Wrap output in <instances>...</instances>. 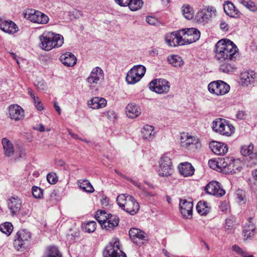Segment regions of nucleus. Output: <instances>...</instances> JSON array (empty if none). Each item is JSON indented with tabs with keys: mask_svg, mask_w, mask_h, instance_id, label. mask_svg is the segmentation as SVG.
Segmentation results:
<instances>
[{
	"mask_svg": "<svg viewBox=\"0 0 257 257\" xmlns=\"http://www.w3.org/2000/svg\"><path fill=\"white\" fill-rule=\"evenodd\" d=\"M40 48L49 51L54 48L61 47L64 44V37L59 34L52 31H45L39 36Z\"/></svg>",
	"mask_w": 257,
	"mask_h": 257,
	"instance_id": "2",
	"label": "nucleus"
},
{
	"mask_svg": "<svg viewBox=\"0 0 257 257\" xmlns=\"http://www.w3.org/2000/svg\"><path fill=\"white\" fill-rule=\"evenodd\" d=\"M78 184L80 189L83 191L92 193L94 192V189L90 182L87 180H79Z\"/></svg>",
	"mask_w": 257,
	"mask_h": 257,
	"instance_id": "34",
	"label": "nucleus"
},
{
	"mask_svg": "<svg viewBox=\"0 0 257 257\" xmlns=\"http://www.w3.org/2000/svg\"><path fill=\"white\" fill-rule=\"evenodd\" d=\"M180 145L183 149L193 152L198 151L201 148L198 138L185 132L181 134Z\"/></svg>",
	"mask_w": 257,
	"mask_h": 257,
	"instance_id": "5",
	"label": "nucleus"
},
{
	"mask_svg": "<svg viewBox=\"0 0 257 257\" xmlns=\"http://www.w3.org/2000/svg\"><path fill=\"white\" fill-rule=\"evenodd\" d=\"M7 205L11 215L14 216L21 210L22 202L18 197H11L8 199Z\"/></svg>",
	"mask_w": 257,
	"mask_h": 257,
	"instance_id": "20",
	"label": "nucleus"
},
{
	"mask_svg": "<svg viewBox=\"0 0 257 257\" xmlns=\"http://www.w3.org/2000/svg\"><path fill=\"white\" fill-rule=\"evenodd\" d=\"M196 18L200 22H207L211 18V14H207L204 10H201L197 13Z\"/></svg>",
	"mask_w": 257,
	"mask_h": 257,
	"instance_id": "47",
	"label": "nucleus"
},
{
	"mask_svg": "<svg viewBox=\"0 0 257 257\" xmlns=\"http://www.w3.org/2000/svg\"><path fill=\"white\" fill-rule=\"evenodd\" d=\"M7 114L9 117L14 121H20L24 118L25 111L20 105L13 104L8 107Z\"/></svg>",
	"mask_w": 257,
	"mask_h": 257,
	"instance_id": "13",
	"label": "nucleus"
},
{
	"mask_svg": "<svg viewBox=\"0 0 257 257\" xmlns=\"http://www.w3.org/2000/svg\"><path fill=\"white\" fill-rule=\"evenodd\" d=\"M104 78V73L99 67H95L92 69L86 81L89 84H98Z\"/></svg>",
	"mask_w": 257,
	"mask_h": 257,
	"instance_id": "18",
	"label": "nucleus"
},
{
	"mask_svg": "<svg viewBox=\"0 0 257 257\" xmlns=\"http://www.w3.org/2000/svg\"><path fill=\"white\" fill-rule=\"evenodd\" d=\"M43 196V190L37 186H33V197L35 198L41 199Z\"/></svg>",
	"mask_w": 257,
	"mask_h": 257,
	"instance_id": "52",
	"label": "nucleus"
},
{
	"mask_svg": "<svg viewBox=\"0 0 257 257\" xmlns=\"http://www.w3.org/2000/svg\"><path fill=\"white\" fill-rule=\"evenodd\" d=\"M219 172H222L224 173H226L228 164L230 162V158L226 157L218 159Z\"/></svg>",
	"mask_w": 257,
	"mask_h": 257,
	"instance_id": "43",
	"label": "nucleus"
},
{
	"mask_svg": "<svg viewBox=\"0 0 257 257\" xmlns=\"http://www.w3.org/2000/svg\"><path fill=\"white\" fill-rule=\"evenodd\" d=\"M238 2L251 12H255L257 11V7L251 0H238Z\"/></svg>",
	"mask_w": 257,
	"mask_h": 257,
	"instance_id": "45",
	"label": "nucleus"
},
{
	"mask_svg": "<svg viewBox=\"0 0 257 257\" xmlns=\"http://www.w3.org/2000/svg\"><path fill=\"white\" fill-rule=\"evenodd\" d=\"M120 243L118 239L110 242L103 251V257H126V254L119 248Z\"/></svg>",
	"mask_w": 257,
	"mask_h": 257,
	"instance_id": "10",
	"label": "nucleus"
},
{
	"mask_svg": "<svg viewBox=\"0 0 257 257\" xmlns=\"http://www.w3.org/2000/svg\"><path fill=\"white\" fill-rule=\"evenodd\" d=\"M60 60L65 66L71 67L76 64L77 59L72 53L66 52L61 55Z\"/></svg>",
	"mask_w": 257,
	"mask_h": 257,
	"instance_id": "24",
	"label": "nucleus"
},
{
	"mask_svg": "<svg viewBox=\"0 0 257 257\" xmlns=\"http://www.w3.org/2000/svg\"><path fill=\"white\" fill-rule=\"evenodd\" d=\"M141 136L146 141H151L155 136L154 127L152 125L146 124L143 126L141 131Z\"/></svg>",
	"mask_w": 257,
	"mask_h": 257,
	"instance_id": "27",
	"label": "nucleus"
},
{
	"mask_svg": "<svg viewBox=\"0 0 257 257\" xmlns=\"http://www.w3.org/2000/svg\"><path fill=\"white\" fill-rule=\"evenodd\" d=\"M215 57L220 61H235L239 56V50L236 45L228 39L218 41L215 46Z\"/></svg>",
	"mask_w": 257,
	"mask_h": 257,
	"instance_id": "1",
	"label": "nucleus"
},
{
	"mask_svg": "<svg viewBox=\"0 0 257 257\" xmlns=\"http://www.w3.org/2000/svg\"><path fill=\"white\" fill-rule=\"evenodd\" d=\"M128 4L130 9L132 11H136L141 9L143 5L142 0H130Z\"/></svg>",
	"mask_w": 257,
	"mask_h": 257,
	"instance_id": "42",
	"label": "nucleus"
},
{
	"mask_svg": "<svg viewBox=\"0 0 257 257\" xmlns=\"http://www.w3.org/2000/svg\"><path fill=\"white\" fill-rule=\"evenodd\" d=\"M31 233L26 229H22L17 233V238L15 240V246L19 250L25 247L30 241Z\"/></svg>",
	"mask_w": 257,
	"mask_h": 257,
	"instance_id": "12",
	"label": "nucleus"
},
{
	"mask_svg": "<svg viewBox=\"0 0 257 257\" xmlns=\"http://www.w3.org/2000/svg\"><path fill=\"white\" fill-rule=\"evenodd\" d=\"M256 74L253 71H247L240 74V81L242 85L248 86L256 80Z\"/></svg>",
	"mask_w": 257,
	"mask_h": 257,
	"instance_id": "23",
	"label": "nucleus"
},
{
	"mask_svg": "<svg viewBox=\"0 0 257 257\" xmlns=\"http://www.w3.org/2000/svg\"><path fill=\"white\" fill-rule=\"evenodd\" d=\"M208 165L212 169L219 171L218 159L217 160L213 159L209 160L208 161Z\"/></svg>",
	"mask_w": 257,
	"mask_h": 257,
	"instance_id": "54",
	"label": "nucleus"
},
{
	"mask_svg": "<svg viewBox=\"0 0 257 257\" xmlns=\"http://www.w3.org/2000/svg\"><path fill=\"white\" fill-rule=\"evenodd\" d=\"M69 16L71 19H77L82 17L83 14L81 11L77 10H74L72 11L69 12Z\"/></svg>",
	"mask_w": 257,
	"mask_h": 257,
	"instance_id": "53",
	"label": "nucleus"
},
{
	"mask_svg": "<svg viewBox=\"0 0 257 257\" xmlns=\"http://www.w3.org/2000/svg\"><path fill=\"white\" fill-rule=\"evenodd\" d=\"M32 11L31 9H27L25 10L24 13L23 15L25 18L29 20L30 21H32Z\"/></svg>",
	"mask_w": 257,
	"mask_h": 257,
	"instance_id": "56",
	"label": "nucleus"
},
{
	"mask_svg": "<svg viewBox=\"0 0 257 257\" xmlns=\"http://www.w3.org/2000/svg\"><path fill=\"white\" fill-rule=\"evenodd\" d=\"M172 163L171 159L166 155H163L159 161L158 173L160 176L168 177L172 174Z\"/></svg>",
	"mask_w": 257,
	"mask_h": 257,
	"instance_id": "11",
	"label": "nucleus"
},
{
	"mask_svg": "<svg viewBox=\"0 0 257 257\" xmlns=\"http://www.w3.org/2000/svg\"><path fill=\"white\" fill-rule=\"evenodd\" d=\"M236 68L233 64L224 63L220 66V70L226 73H230L234 72Z\"/></svg>",
	"mask_w": 257,
	"mask_h": 257,
	"instance_id": "44",
	"label": "nucleus"
},
{
	"mask_svg": "<svg viewBox=\"0 0 257 257\" xmlns=\"http://www.w3.org/2000/svg\"><path fill=\"white\" fill-rule=\"evenodd\" d=\"M4 152L5 156L7 157H13L15 160H17L23 157V154L15 152L13 143L8 139L5 138L2 140Z\"/></svg>",
	"mask_w": 257,
	"mask_h": 257,
	"instance_id": "14",
	"label": "nucleus"
},
{
	"mask_svg": "<svg viewBox=\"0 0 257 257\" xmlns=\"http://www.w3.org/2000/svg\"><path fill=\"white\" fill-rule=\"evenodd\" d=\"M235 229V220L233 217H228L225 220L224 225L225 231L227 234L234 232Z\"/></svg>",
	"mask_w": 257,
	"mask_h": 257,
	"instance_id": "37",
	"label": "nucleus"
},
{
	"mask_svg": "<svg viewBox=\"0 0 257 257\" xmlns=\"http://www.w3.org/2000/svg\"><path fill=\"white\" fill-rule=\"evenodd\" d=\"M179 172L184 177L192 176L195 171L194 168L191 163L184 162L181 163L178 166Z\"/></svg>",
	"mask_w": 257,
	"mask_h": 257,
	"instance_id": "29",
	"label": "nucleus"
},
{
	"mask_svg": "<svg viewBox=\"0 0 257 257\" xmlns=\"http://www.w3.org/2000/svg\"><path fill=\"white\" fill-rule=\"evenodd\" d=\"M210 93L216 96L224 95L230 90V86L222 80H217L210 82L208 85Z\"/></svg>",
	"mask_w": 257,
	"mask_h": 257,
	"instance_id": "7",
	"label": "nucleus"
},
{
	"mask_svg": "<svg viewBox=\"0 0 257 257\" xmlns=\"http://www.w3.org/2000/svg\"><path fill=\"white\" fill-rule=\"evenodd\" d=\"M37 89L40 91H44L46 90V86L44 81L42 80L37 84L36 85Z\"/></svg>",
	"mask_w": 257,
	"mask_h": 257,
	"instance_id": "60",
	"label": "nucleus"
},
{
	"mask_svg": "<svg viewBox=\"0 0 257 257\" xmlns=\"http://www.w3.org/2000/svg\"><path fill=\"white\" fill-rule=\"evenodd\" d=\"M116 201L118 206L131 215L136 214L140 209V205L136 200L132 196L122 194L119 195Z\"/></svg>",
	"mask_w": 257,
	"mask_h": 257,
	"instance_id": "4",
	"label": "nucleus"
},
{
	"mask_svg": "<svg viewBox=\"0 0 257 257\" xmlns=\"http://www.w3.org/2000/svg\"><path fill=\"white\" fill-rule=\"evenodd\" d=\"M82 228L86 232H93L96 228V223L94 221L85 222L82 224Z\"/></svg>",
	"mask_w": 257,
	"mask_h": 257,
	"instance_id": "46",
	"label": "nucleus"
},
{
	"mask_svg": "<svg viewBox=\"0 0 257 257\" xmlns=\"http://www.w3.org/2000/svg\"><path fill=\"white\" fill-rule=\"evenodd\" d=\"M13 230V226L10 222H5L0 225V231L9 236Z\"/></svg>",
	"mask_w": 257,
	"mask_h": 257,
	"instance_id": "41",
	"label": "nucleus"
},
{
	"mask_svg": "<svg viewBox=\"0 0 257 257\" xmlns=\"http://www.w3.org/2000/svg\"><path fill=\"white\" fill-rule=\"evenodd\" d=\"M204 10L207 14H209V15L211 14V16L212 15H215V13L216 12V9L211 6L208 7L207 9Z\"/></svg>",
	"mask_w": 257,
	"mask_h": 257,
	"instance_id": "61",
	"label": "nucleus"
},
{
	"mask_svg": "<svg viewBox=\"0 0 257 257\" xmlns=\"http://www.w3.org/2000/svg\"><path fill=\"white\" fill-rule=\"evenodd\" d=\"M146 71V67L142 65L134 66L127 73L125 80L129 84H134L139 82Z\"/></svg>",
	"mask_w": 257,
	"mask_h": 257,
	"instance_id": "6",
	"label": "nucleus"
},
{
	"mask_svg": "<svg viewBox=\"0 0 257 257\" xmlns=\"http://www.w3.org/2000/svg\"><path fill=\"white\" fill-rule=\"evenodd\" d=\"M236 116L237 118L240 119H243L245 118V113L244 111L239 110L237 112Z\"/></svg>",
	"mask_w": 257,
	"mask_h": 257,
	"instance_id": "63",
	"label": "nucleus"
},
{
	"mask_svg": "<svg viewBox=\"0 0 257 257\" xmlns=\"http://www.w3.org/2000/svg\"><path fill=\"white\" fill-rule=\"evenodd\" d=\"M129 235L133 242L138 245H143L147 240V234L144 231L136 228L130 229Z\"/></svg>",
	"mask_w": 257,
	"mask_h": 257,
	"instance_id": "15",
	"label": "nucleus"
},
{
	"mask_svg": "<svg viewBox=\"0 0 257 257\" xmlns=\"http://www.w3.org/2000/svg\"><path fill=\"white\" fill-rule=\"evenodd\" d=\"M255 227L253 224L249 225L247 229L243 230V236L244 240L251 239L254 235Z\"/></svg>",
	"mask_w": 257,
	"mask_h": 257,
	"instance_id": "39",
	"label": "nucleus"
},
{
	"mask_svg": "<svg viewBox=\"0 0 257 257\" xmlns=\"http://www.w3.org/2000/svg\"><path fill=\"white\" fill-rule=\"evenodd\" d=\"M167 60L169 64L175 67H181L184 64L182 58L177 55H170Z\"/></svg>",
	"mask_w": 257,
	"mask_h": 257,
	"instance_id": "35",
	"label": "nucleus"
},
{
	"mask_svg": "<svg viewBox=\"0 0 257 257\" xmlns=\"http://www.w3.org/2000/svg\"><path fill=\"white\" fill-rule=\"evenodd\" d=\"M42 257H62V255L56 246H49Z\"/></svg>",
	"mask_w": 257,
	"mask_h": 257,
	"instance_id": "33",
	"label": "nucleus"
},
{
	"mask_svg": "<svg viewBox=\"0 0 257 257\" xmlns=\"http://www.w3.org/2000/svg\"><path fill=\"white\" fill-rule=\"evenodd\" d=\"M236 195L239 202L243 201L245 199L244 192L241 190L237 191Z\"/></svg>",
	"mask_w": 257,
	"mask_h": 257,
	"instance_id": "58",
	"label": "nucleus"
},
{
	"mask_svg": "<svg viewBox=\"0 0 257 257\" xmlns=\"http://www.w3.org/2000/svg\"><path fill=\"white\" fill-rule=\"evenodd\" d=\"M179 208L184 218L190 219L192 217L193 203L191 201L180 199Z\"/></svg>",
	"mask_w": 257,
	"mask_h": 257,
	"instance_id": "19",
	"label": "nucleus"
},
{
	"mask_svg": "<svg viewBox=\"0 0 257 257\" xmlns=\"http://www.w3.org/2000/svg\"><path fill=\"white\" fill-rule=\"evenodd\" d=\"M115 2L119 6L122 7L127 6L128 4L130 2V0H114Z\"/></svg>",
	"mask_w": 257,
	"mask_h": 257,
	"instance_id": "62",
	"label": "nucleus"
},
{
	"mask_svg": "<svg viewBox=\"0 0 257 257\" xmlns=\"http://www.w3.org/2000/svg\"><path fill=\"white\" fill-rule=\"evenodd\" d=\"M126 116L131 118H135L141 113L140 107L134 103H128L125 107Z\"/></svg>",
	"mask_w": 257,
	"mask_h": 257,
	"instance_id": "26",
	"label": "nucleus"
},
{
	"mask_svg": "<svg viewBox=\"0 0 257 257\" xmlns=\"http://www.w3.org/2000/svg\"><path fill=\"white\" fill-rule=\"evenodd\" d=\"M253 145L250 144L247 145H244L241 147L240 152L244 156H249L251 159L255 160V163H257V152H253Z\"/></svg>",
	"mask_w": 257,
	"mask_h": 257,
	"instance_id": "30",
	"label": "nucleus"
},
{
	"mask_svg": "<svg viewBox=\"0 0 257 257\" xmlns=\"http://www.w3.org/2000/svg\"><path fill=\"white\" fill-rule=\"evenodd\" d=\"M147 22L151 25H155L157 22V19L153 17L149 16L146 18Z\"/></svg>",
	"mask_w": 257,
	"mask_h": 257,
	"instance_id": "59",
	"label": "nucleus"
},
{
	"mask_svg": "<svg viewBox=\"0 0 257 257\" xmlns=\"http://www.w3.org/2000/svg\"><path fill=\"white\" fill-rule=\"evenodd\" d=\"M106 115L111 120H114L116 118V113L113 110H108L106 112Z\"/></svg>",
	"mask_w": 257,
	"mask_h": 257,
	"instance_id": "55",
	"label": "nucleus"
},
{
	"mask_svg": "<svg viewBox=\"0 0 257 257\" xmlns=\"http://www.w3.org/2000/svg\"><path fill=\"white\" fill-rule=\"evenodd\" d=\"M220 28L223 31L227 32L229 30V27L225 21L222 20L220 23Z\"/></svg>",
	"mask_w": 257,
	"mask_h": 257,
	"instance_id": "57",
	"label": "nucleus"
},
{
	"mask_svg": "<svg viewBox=\"0 0 257 257\" xmlns=\"http://www.w3.org/2000/svg\"><path fill=\"white\" fill-rule=\"evenodd\" d=\"M209 147L212 152L218 155H224L228 152L227 145L221 142L212 141L210 143Z\"/></svg>",
	"mask_w": 257,
	"mask_h": 257,
	"instance_id": "21",
	"label": "nucleus"
},
{
	"mask_svg": "<svg viewBox=\"0 0 257 257\" xmlns=\"http://www.w3.org/2000/svg\"><path fill=\"white\" fill-rule=\"evenodd\" d=\"M210 208L204 201H199L196 205V210L201 215H206L210 211Z\"/></svg>",
	"mask_w": 257,
	"mask_h": 257,
	"instance_id": "38",
	"label": "nucleus"
},
{
	"mask_svg": "<svg viewBox=\"0 0 257 257\" xmlns=\"http://www.w3.org/2000/svg\"><path fill=\"white\" fill-rule=\"evenodd\" d=\"M223 9L225 14L232 18H239L241 13L235 8L234 5L229 1H226L223 5Z\"/></svg>",
	"mask_w": 257,
	"mask_h": 257,
	"instance_id": "22",
	"label": "nucleus"
},
{
	"mask_svg": "<svg viewBox=\"0 0 257 257\" xmlns=\"http://www.w3.org/2000/svg\"><path fill=\"white\" fill-rule=\"evenodd\" d=\"M149 88L152 91L158 94L167 93L170 88L169 81L164 79H155L149 83Z\"/></svg>",
	"mask_w": 257,
	"mask_h": 257,
	"instance_id": "9",
	"label": "nucleus"
},
{
	"mask_svg": "<svg viewBox=\"0 0 257 257\" xmlns=\"http://www.w3.org/2000/svg\"><path fill=\"white\" fill-rule=\"evenodd\" d=\"M33 103L35 104L36 108L39 111H42L44 109V106L42 103L40 99L37 96L33 94Z\"/></svg>",
	"mask_w": 257,
	"mask_h": 257,
	"instance_id": "51",
	"label": "nucleus"
},
{
	"mask_svg": "<svg viewBox=\"0 0 257 257\" xmlns=\"http://www.w3.org/2000/svg\"><path fill=\"white\" fill-rule=\"evenodd\" d=\"M205 190L207 193L217 197H221L225 194V191L222 188L221 184L216 181L209 182L206 185Z\"/></svg>",
	"mask_w": 257,
	"mask_h": 257,
	"instance_id": "16",
	"label": "nucleus"
},
{
	"mask_svg": "<svg viewBox=\"0 0 257 257\" xmlns=\"http://www.w3.org/2000/svg\"><path fill=\"white\" fill-rule=\"evenodd\" d=\"M88 106L93 109L105 107L107 105L106 100L101 97H93L88 101Z\"/></svg>",
	"mask_w": 257,
	"mask_h": 257,
	"instance_id": "25",
	"label": "nucleus"
},
{
	"mask_svg": "<svg viewBox=\"0 0 257 257\" xmlns=\"http://www.w3.org/2000/svg\"><path fill=\"white\" fill-rule=\"evenodd\" d=\"M184 45H189L198 41L200 37V31L194 28L180 30Z\"/></svg>",
	"mask_w": 257,
	"mask_h": 257,
	"instance_id": "8",
	"label": "nucleus"
},
{
	"mask_svg": "<svg viewBox=\"0 0 257 257\" xmlns=\"http://www.w3.org/2000/svg\"><path fill=\"white\" fill-rule=\"evenodd\" d=\"M49 20V19L47 15L40 11L34 10L33 13V23L44 25L47 24Z\"/></svg>",
	"mask_w": 257,
	"mask_h": 257,
	"instance_id": "32",
	"label": "nucleus"
},
{
	"mask_svg": "<svg viewBox=\"0 0 257 257\" xmlns=\"http://www.w3.org/2000/svg\"><path fill=\"white\" fill-rule=\"evenodd\" d=\"M219 208L222 211H226L228 209V205L225 203H221L219 205Z\"/></svg>",
	"mask_w": 257,
	"mask_h": 257,
	"instance_id": "64",
	"label": "nucleus"
},
{
	"mask_svg": "<svg viewBox=\"0 0 257 257\" xmlns=\"http://www.w3.org/2000/svg\"><path fill=\"white\" fill-rule=\"evenodd\" d=\"M234 130L233 125L226 121L219 134L225 136H231L234 133Z\"/></svg>",
	"mask_w": 257,
	"mask_h": 257,
	"instance_id": "36",
	"label": "nucleus"
},
{
	"mask_svg": "<svg viewBox=\"0 0 257 257\" xmlns=\"http://www.w3.org/2000/svg\"><path fill=\"white\" fill-rule=\"evenodd\" d=\"M95 217L102 228L108 231L114 230L118 226L119 221V218L117 216L107 214L104 210L97 211Z\"/></svg>",
	"mask_w": 257,
	"mask_h": 257,
	"instance_id": "3",
	"label": "nucleus"
},
{
	"mask_svg": "<svg viewBox=\"0 0 257 257\" xmlns=\"http://www.w3.org/2000/svg\"><path fill=\"white\" fill-rule=\"evenodd\" d=\"M231 249L232 251L234 252L235 254L242 257L247 256V251L243 250L237 244L233 245L231 247Z\"/></svg>",
	"mask_w": 257,
	"mask_h": 257,
	"instance_id": "49",
	"label": "nucleus"
},
{
	"mask_svg": "<svg viewBox=\"0 0 257 257\" xmlns=\"http://www.w3.org/2000/svg\"><path fill=\"white\" fill-rule=\"evenodd\" d=\"M182 14L184 17L188 20L193 19L194 17V12L192 8L187 5L182 8Z\"/></svg>",
	"mask_w": 257,
	"mask_h": 257,
	"instance_id": "48",
	"label": "nucleus"
},
{
	"mask_svg": "<svg viewBox=\"0 0 257 257\" xmlns=\"http://www.w3.org/2000/svg\"><path fill=\"white\" fill-rule=\"evenodd\" d=\"M47 180L50 184L54 185L56 184L58 181L56 173L54 172L49 173L47 175Z\"/></svg>",
	"mask_w": 257,
	"mask_h": 257,
	"instance_id": "50",
	"label": "nucleus"
},
{
	"mask_svg": "<svg viewBox=\"0 0 257 257\" xmlns=\"http://www.w3.org/2000/svg\"><path fill=\"white\" fill-rule=\"evenodd\" d=\"M230 162L228 163L226 174L236 173L240 171L242 169L241 163L238 160H234L230 158Z\"/></svg>",
	"mask_w": 257,
	"mask_h": 257,
	"instance_id": "31",
	"label": "nucleus"
},
{
	"mask_svg": "<svg viewBox=\"0 0 257 257\" xmlns=\"http://www.w3.org/2000/svg\"><path fill=\"white\" fill-rule=\"evenodd\" d=\"M224 119L223 118H217L212 122V128L214 131L216 133H219L220 130L222 128V126L226 122Z\"/></svg>",
	"mask_w": 257,
	"mask_h": 257,
	"instance_id": "40",
	"label": "nucleus"
},
{
	"mask_svg": "<svg viewBox=\"0 0 257 257\" xmlns=\"http://www.w3.org/2000/svg\"><path fill=\"white\" fill-rule=\"evenodd\" d=\"M0 29L6 33L14 34L18 31V27L12 21H5L0 23Z\"/></svg>",
	"mask_w": 257,
	"mask_h": 257,
	"instance_id": "28",
	"label": "nucleus"
},
{
	"mask_svg": "<svg viewBox=\"0 0 257 257\" xmlns=\"http://www.w3.org/2000/svg\"><path fill=\"white\" fill-rule=\"evenodd\" d=\"M165 41L170 47L184 45L180 30L167 34L165 36Z\"/></svg>",
	"mask_w": 257,
	"mask_h": 257,
	"instance_id": "17",
	"label": "nucleus"
}]
</instances>
